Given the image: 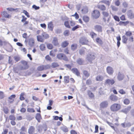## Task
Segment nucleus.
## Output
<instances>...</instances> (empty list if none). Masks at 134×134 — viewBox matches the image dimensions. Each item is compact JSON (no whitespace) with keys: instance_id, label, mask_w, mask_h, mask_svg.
I'll use <instances>...</instances> for the list:
<instances>
[{"instance_id":"1a4fd4ad","label":"nucleus","mask_w":134,"mask_h":134,"mask_svg":"<svg viewBox=\"0 0 134 134\" xmlns=\"http://www.w3.org/2000/svg\"><path fill=\"white\" fill-rule=\"evenodd\" d=\"M109 98L111 101L115 102L117 101L118 99V96L113 94L110 96Z\"/></svg>"},{"instance_id":"052dcab7","label":"nucleus","mask_w":134,"mask_h":134,"mask_svg":"<svg viewBox=\"0 0 134 134\" xmlns=\"http://www.w3.org/2000/svg\"><path fill=\"white\" fill-rule=\"evenodd\" d=\"M120 2L119 0H117L115 1V4L117 6H119L120 4Z\"/></svg>"},{"instance_id":"3c124183","label":"nucleus","mask_w":134,"mask_h":134,"mask_svg":"<svg viewBox=\"0 0 134 134\" xmlns=\"http://www.w3.org/2000/svg\"><path fill=\"white\" fill-rule=\"evenodd\" d=\"M20 131L27 132V128L24 126H23L21 127L20 129Z\"/></svg>"},{"instance_id":"8fccbe9b","label":"nucleus","mask_w":134,"mask_h":134,"mask_svg":"<svg viewBox=\"0 0 134 134\" xmlns=\"http://www.w3.org/2000/svg\"><path fill=\"white\" fill-rule=\"evenodd\" d=\"M125 35L128 37H130L132 35V33L131 31H128L126 32Z\"/></svg>"},{"instance_id":"412c9836","label":"nucleus","mask_w":134,"mask_h":134,"mask_svg":"<svg viewBox=\"0 0 134 134\" xmlns=\"http://www.w3.org/2000/svg\"><path fill=\"white\" fill-rule=\"evenodd\" d=\"M128 38L125 36H123L122 37V43L126 44L127 43Z\"/></svg>"},{"instance_id":"2eb2a0df","label":"nucleus","mask_w":134,"mask_h":134,"mask_svg":"<svg viewBox=\"0 0 134 134\" xmlns=\"http://www.w3.org/2000/svg\"><path fill=\"white\" fill-rule=\"evenodd\" d=\"M71 71L73 73L76 75L77 76L80 75V73L78 69L76 68H73L71 69Z\"/></svg>"},{"instance_id":"f3484780","label":"nucleus","mask_w":134,"mask_h":134,"mask_svg":"<svg viewBox=\"0 0 134 134\" xmlns=\"http://www.w3.org/2000/svg\"><path fill=\"white\" fill-rule=\"evenodd\" d=\"M105 83H106L112 85L114 84L115 81L113 79H108L105 81Z\"/></svg>"},{"instance_id":"ddd939ff","label":"nucleus","mask_w":134,"mask_h":134,"mask_svg":"<svg viewBox=\"0 0 134 134\" xmlns=\"http://www.w3.org/2000/svg\"><path fill=\"white\" fill-rule=\"evenodd\" d=\"M102 14L103 16V20L105 22H106V18L110 16L109 14L106 12H102Z\"/></svg>"},{"instance_id":"9d476101","label":"nucleus","mask_w":134,"mask_h":134,"mask_svg":"<svg viewBox=\"0 0 134 134\" xmlns=\"http://www.w3.org/2000/svg\"><path fill=\"white\" fill-rule=\"evenodd\" d=\"M83 76H82V79L83 80H85L86 78H85L84 77H85L86 78H87L89 76L90 74L88 71L86 70H84L83 71Z\"/></svg>"},{"instance_id":"72a5a7b5","label":"nucleus","mask_w":134,"mask_h":134,"mask_svg":"<svg viewBox=\"0 0 134 134\" xmlns=\"http://www.w3.org/2000/svg\"><path fill=\"white\" fill-rule=\"evenodd\" d=\"M82 12L84 14L87 13L88 12V8L87 7H84L82 10Z\"/></svg>"},{"instance_id":"9b49d317","label":"nucleus","mask_w":134,"mask_h":134,"mask_svg":"<svg viewBox=\"0 0 134 134\" xmlns=\"http://www.w3.org/2000/svg\"><path fill=\"white\" fill-rule=\"evenodd\" d=\"M107 72L109 75H111L114 72V70L111 67L108 66L107 68Z\"/></svg>"},{"instance_id":"6e6d98bb","label":"nucleus","mask_w":134,"mask_h":134,"mask_svg":"<svg viewBox=\"0 0 134 134\" xmlns=\"http://www.w3.org/2000/svg\"><path fill=\"white\" fill-rule=\"evenodd\" d=\"M45 59L47 60H48L50 61H52L51 58L49 57V55H47L46 56Z\"/></svg>"},{"instance_id":"20e7f679","label":"nucleus","mask_w":134,"mask_h":134,"mask_svg":"<svg viewBox=\"0 0 134 134\" xmlns=\"http://www.w3.org/2000/svg\"><path fill=\"white\" fill-rule=\"evenodd\" d=\"M79 42L82 44H87L88 43V41L86 37H83L80 38Z\"/></svg>"},{"instance_id":"473e14b6","label":"nucleus","mask_w":134,"mask_h":134,"mask_svg":"<svg viewBox=\"0 0 134 134\" xmlns=\"http://www.w3.org/2000/svg\"><path fill=\"white\" fill-rule=\"evenodd\" d=\"M101 3H104L109 6L110 4V2L108 1L103 0L101 1Z\"/></svg>"},{"instance_id":"e2e57ef3","label":"nucleus","mask_w":134,"mask_h":134,"mask_svg":"<svg viewBox=\"0 0 134 134\" xmlns=\"http://www.w3.org/2000/svg\"><path fill=\"white\" fill-rule=\"evenodd\" d=\"M22 17L23 19L21 20V21L22 22H24L26 21L27 19V18H26L24 15H22Z\"/></svg>"},{"instance_id":"bf43d9fd","label":"nucleus","mask_w":134,"mask_h":134,"mask_svg":"<svg viewBox=\"0 0 134 134\" xmlns=\"http://www.w3.org/2000/svg\"><path fill=\"white\" fill-rule=\"evenodd\" d=\"M128 15L131 17V18H134V13L132 14L131 12H129L128 14Z\"/></svg>"},{"instance_id":"dca6fc26","label":"nucleus","mask_w":134,"mask_h":134,"mask_svg":"<svg viewBox=\"0 0 134 134\" xmlns=\"http://www.w3.org/2000/svg\"><path fill=\"white\" fill-rule=\"evenodd\" d=\"M16 97V96L14 94H13L10 96L9 98V100L8 102L9 103H13L14 101V98Z\"/></svg>"},{"instance_id":"7c9ffc66","label":"nucleus","mask_w":134,"mask_h":134,"mask_svg":"<svg viewBox=\"0 0 134 134\" xmlns=\"http://www.w3.org/2000/svg\"><path fill=\"white\" fill-rule=\"evenodd\" d=\"M3 110L6 114H8L9 112V110L8 108L6 107H3Z\"/></svg>"},{"instance_id":"603ef678","label":"nucleus","mask_w":134,"mask_h":134,"mask_svg":"<svg viewBox=\"0 0 134 134\" xmlns=\"http://www.w3.org/2000/svg\"><path fill=\"white\" fill-rule=\"evenodd\" d=\"M27 111L28 112L30 113H34L35 112V110L33 108H28Z\"/></svg>"},{"instance_id":"a211bd4d","label":"nucleus","mask_w":134,"mask_h":134,"mask_svg":"<svg viewBox=\"0 0 134 134\" xmlns=\"http://www.w3.org/2000/svg\"><path fill=\"white\" fill-rule=\"evenodd\" d=\"M48 27L50 30L53 31L54 26L52 21H50L48 23Z\"/></svg>"},{"instance_id":"69168bd1","label":"nucleus","mask_w":134,"mask_h":134,"mask_svg":"<svg viewBox=\"0 0 134 134\" xmlns=\"http://www.w3.org/2000/svg\"><path fill=\"white\" fill-rule=\"evenodd\" d=\"M20 111L22 113H24L25 112L26 110L25 108H22L20 110Z\"/></svg>"},{"instance_id":"37998d69","label":"nucleus","mask_w":134,"mask_h":134,"mask_svg":"<svg viewBox=\"0 0 134 134\" xmlns=\"http://www.w3.org/2000/svg\"><path fill=\"white\" fill-rule=\"evenodd\" d=\"M68 44V43L66 41L63 42L62 44V46L63 47H66Z\"/></svg>"},{"instance_id":"864d4df0","label":"nucleus","mask_w":134,"mask_h":134,"mask_svg":"<svg viewBox=\"0 0 134 134\" xmlns=\"http://www.w3.org/2000/svg\"><path fill=\"white\" fill-rule=\"evenodd\" d=\"M4 92L2 91H0V99H2L4 98Z\"/></svg>"},{"instance_id":"c756f323","label":"nucleus","mask_w":134,"mask_h":134,"mask_svg":"<svg viewBox=\"0 0 134 134\" xmlns=\"http://www.w3.org/2000/svg\"><path fill=\"white\" fill-rule=\"evenodd\" d=\"M103 79V77L101 75H98L96 77V80L97 81H101Z\"/></svg>"},{"instance_id":"ea45409f","label":"nucleus","mask_w":134,"mask_h":134,"mask_svg":"<svg viewBox=\"0 0 134 134\" xmlns=\"http://www.w3.org/2000/svg\"><path fill=\"white\" fill-rule=\"evenodd\" d=\"M77 63L80 65H82L83 62V60L81 58H79L77 60Z\"/></svg>"},{"instance_id":"f8f14e48","label":"nucleus","mask_w":134,"mask_h":134,"mask_svg":"<svg viewBox=\"0 0 134 134\" xmlns=\"http://www.w3.org/2000/svg\"><path fill=\"white\" fill-rule=\"evenodd\" d=\"M124 78V74L121 72H118L117 79L119 81H121Z\"/></svg>"},{"instance_id":"6ab92c4d","label":"nucleus","mask_w":134,"mask_h":134,"mask_svg":"<svg viewBox=\"0 0 134 134\" xmlns=\"http://www.w3.org/2000/svg\"><path fill=\"white\" fill-rule=\"evenodd\" d=\"M89 98L91 99H94V94L90 90H88L87 92Z\"/></svg>"},{"instance_id":"c03bdc74","label":"nucleus","mask_w":134,"mask_h":134,"mask_svg":"<svg viewBox=\"0 0 134 134\" xmlns=\"http://www.w3.org/2000/svg\"><path fill=\"white\" fill-rule=\"evenodd\" d=\"M77 47V45L76 44H74L71 46V49L73 50H75L76 49Z\"/></svg>"},{"instance_id":"0e129e2a","label":"nucleus","mask_w":134,"mask_h":134,"mask_svg":"<svg viewBox=\"0 0 134 134\" xmlns=\"http://www.w3.org/2000/svg\"><path fill=\"white\" fill-rule=\"evenodd\" d=\"M79 25H77L74 27L72 29V30L73 31H75L76 29L79 28Z\"/></svg>"},{"instance_id":"5701e85b","label":"nucleus","mask_w":134,"mask_h":134,"mask_svg":"<svg viewBox=\"0 0 134 134\" xmlns=\"http://www.w3.org/2000/svg\"><path fill=\"white\" fill-rule=\"evenodd\" d=\"M2 15L5 18H9L11 17L10 15L9 14L6 12L4 11L2 12Z\"/></svg>"},{"instance_id":"774afa93","label":"nucleus","mask_w":134,"mask_h":134,"mask_svg":"<svg viewBox=\"0 0 134 134\" xmlns=\"http://www.w3.org/2000/svg\"><path fill=\"white\" fill-rule=\"evenodd\" d=\"M8 132V129H5L3 130V132L2 133V134H7Z\"/></svg>"},{"instance_id":"c9c22d12","label":"nucleus","mask_w":134,"mask_h":134,"mask_svg":"<svg viewBox=\"0 0 134 134\" xmlns=\"http://www.w3.org/2000/svg\"><path fill=\"white\" fill-rule=\"evenodd\" d=\"M44 69V68L43 65L40 66L37 68V70L38 71H42Z\"/></svg>"},{"instance_id":"09e8293b","label":"nucleus","mask_w":134,"mask_h":134,"mask_svg":"<svg viewBox=\"0 0 134 134\" xmlns=\"http://www.w3.org/2000/svg\"><path fill=\"white\" fill-rule=\"evenodd\" d=\"M9 119L12 120H15L16 118L14 115H10L9 116Z\"/></svg>"},{"instance_id":"e433bc0d","label":"nucleus","mask_w":134,"mask_h":134,"mask_svg":"<svg viewBox=\"0 0 134 134\" xmlns=\"http://www.w3.org/2000/svg\"><path fill=\"white\" fill-rule=\"evenodd\" d=\"M83 20L86 22H87L89 21V18L86 16H84L83 17Z\"/></svg>"},{"instance_id":"a18cd8bd","label":"nucleus","mask_w":134,"mask_h":134,"mask_svg":"<svg viewBox=\"0 0 134 134\" xmlns=\"http://www.w3.org/2000/svg\"><path fill=\"white\" fill-rule=\"evenodd\" d=\"M119 92L122 95L125 94H126V92L122 89H120L119 91Z\"/></svg>"},{"instance_id":"4d7b16f0","label":"nucleus","mask_w":134,"mask_h":134,"mask_svg":"<svg viewBox=\"0 0 134 134\" xmlns=\"http://www.w3.org/2000/svg\"><path fill=\"white\" fill-rule=\"evenodd\" d=\"M23 12L27 16L28 18H29L30 17V15L25 10H24Z\"/></svg>"},{"instance_id":"4c0bfd02","label":"nucleus","mask_w":134,"mask_h":134,"mask_svg":"<svg viewBox=\"0 0 134 134\" xmlns=\"http://www.w3.org/2000/svg\"><path fill=\"white\" fill-rule=\"evenodd\" d=\"M64 25L65 26L68 28H70V26L69 24V23L68 21H65L64 23Z\"/></svg>"},{"instance_id":"c85d7f7f","label":"nucleus","mask_w":134,"mask_h":134,"mask_svg":"<svg viewBox=\"0 0 134 134\" xmlns=\"http://www.w3.org/2000/svg\"><path fill=\"white\" fill-rule=\"evenodd\" d=\"M37 41L41 42H43V38L42 36L39 35L37 36Z\"/></svg>"},{"instance_id":"f257e3e1","label":"nucleus","mask_w":134,"mask_h":134,"mask_svg":"<svg viewBox=\"0 0 134 134\" xmlns=\"http://www.w3.org/2000/svg\"><path fill=\"white\" fill-rule=\"evenodd\" d=\"M121 107V105L120 104L115 103L111 105L110 109V110L113 112H116L120 110Z\"/></svg>"},{"instance_id":"338daca9","label":"nucleus","mask_w":134,"mask_h":134,"mask_svg":"<svg viewBox=\"0 0 134 134\" xmlns=\"http://www.w3.org/2000/svg\"><path fill=\"white\" fill-rule=\"evenodd\" d=\"M114 18L115 20L118 21H120L119 17L116 16H114Z\"/></svg>"},{"instance_id":"b1692460","label":"nucleus","mask_w":134,"mask_h":134,"mask_svg":"<svg viewBox=\"0 0 134 134\" xmlns=\"http://www.w3.org/2000/svg\"><path fill=\"white\" fill-rule=\"evenodd\" d=\"M64 81L65 83H67L69 82V76H65L64 77Z\"/></svg>"},{"instance_id":"79ce46f5","label":"nucleus","mask_w":134,"mask_h":134,"mask_svg":"<svg viewBox=\"0 0 134 134\" xmlns=\"http://www.w3.org/2000/svg\"><path fill=\"white\" fill-rule=\"evenodd\" d=\"M90 35L93 38L94 37H96L97 36V34L93 32H90Z\"/></svg>"},{"instance_id":"de8ad7c7","label":"nucleus","mask_w":134,"mask_h":134,"mask_svg":"<svg viewBox=\"0 0 134 134\" xmlns=\"http://www.w3.org/2000/svg\"><path fill=\"white\" fill-rule=\"evenodd\" d=\"M70 34V31L69 30H66L64 32V35L65 36H68Z\"/></svg>"},{"instance_id":"7ed1b4c3","label":"nucleus","mask_w":134,"mask_h":134,"mask_svg":"<svg viewBox=\"0 0 134 134\" xmlns=\"http://www.w3.org/2000/svg\"><path fill=\"white\" fill-rule=\"evenodd\" d=\"M21 63L23 65V66H21L20 69V70H26L27 69L29 66L27 64V62L24 60L22 61L21 62Z\"/></svg>"},{"instance_id":"f704fd0d","label":"nucleus","mask_w":134,"mask_h":134,"mask_svg":"<svg viewBox=\"0 0 134 134\" xmlns=\"http://www.w3.org/2000/svg\"><path fill=\"white\" fill-rule=\"evenodd\" d=\"M52 66L53 68H54L59 66V65L57 62H53L52 64Z\"/></svg>"},{"instance_id":"680f3d73","label":"nucleus","mask_w":134,"mask_h":134,"mask_svg":"<svg viewBox=\"0 0 134 134\" xmlns=\"http://www.w3.org/2000/svg\"><path fill=\"white\" fill-rule=\"evenodd\" d=\"M23 119V118L22 116H17L16 118V120L18 121H20Z\"/></svg>"},{"instance_id":"39448f33","label":"nucleus","mask_w":134,"mask_h":134,"mask_svg":"<svg viewBox=\"0 0 134 134\" xmlns=\"http://www.w3.org/2000/svg\"><path fill=\"white\" fill-rule=\"evenodd\" d=\"M57 58L60 59H63L66 61H68V59L67 57L64 54L59 53L57 55Z\"/></svg>"},{"instance_id":"a19ab883","label":"nucleus","mask_w":134,"mask_h":134,"mask_svg":"<svg viewBox=\"0 0 134 134\" xmlns=\"http://www.w3.org/2000/svg\"><path fill=\"white\" fill-rule=\"evenodd\" d=\"M56 51H51L50 52V55L52 57H54L56 54Z\"/></svg>"},{"instance_id":"423d86ee","label":"nucleus","mask_w":134,"mask_h":134,"mask_svg":"<svg viewBox=\"0 0 134 134\" xmlns=\"http://www.w3.org/2000/svg\"><path fill=\"white\" fill-rule=\"evenodd\" d=\"M92 16L95 19L98 18L100 16L99 12L97 10H94L92 13Z\"/></svg>"},{"instance_id":"f03ea898","label":"nucleus","mask_w":134,"mask_h":134,"mask_svg":"<svg viewBox=\"0 0 134 134\" xmlns=\"http://www.w3.org/2000/svg\"><path fill=\"white\" fill-rule=\"evenodd\" d=\"M95 56L93 54H89L87 55V59L88 63L90 64L93 63V61L95 58Z\"/></svg>"},{"instance_id":"393cba45","label":"nucleus","mask_w":134,"mask_h":134,"mask_svg":"<svg viewBox=\"0 0 134 134\" xmlns=\"http://www.w3.org/2000/svg\"><path fill=\"white\" fill-rule=\"evenodd\" d=\"M95 41L97 43L100 45H102L103 44L102 41L99 37L97 38L95 40Z\"/></svg>"},{"instance_id":"4468645a","label":"nucleus","mask_w":134,"mask_h":134,"mask_svg":"<svg viewBox=\"0 0 134 134\" xmlns=\"http://www.w3.org/2000/svg\"><path fill=\"white\" fill-rule=\"evenodd\" d=\"M101 108H104L107 107L108 105V103L107 101H104L102 102L100 104Z\"/></svg>"},{"instance_id":"5fc2aeb1","label":"nucleus","mask_w":134,"mask_h":134,"mask_svg":"<svg viewBox=\"0 0 134 134\" xmlns=\"http://www.w3.org/2000/svg\"><path fill=\"white\" fill-rule=\"evenodd\" d=\"M45 48V45L44 44H41L40 46V48L41 50H44Z\"/></svg>"},{"instance_id":"13d9d810","label":"nucleus","mask_w":134,"mask_h":134,"mask_svg":"<svg viewBox=\"0 0 134 134\" xmlns=\"http://www.w3.org/2000/svg\"><path fill=\"white\" fill-rule=\"evenodd\" d=\"M91 83V80L90 79H89L87 80L86 82V83L87 85H90Z\"/></svg>"},{"instance_id":"49530a36","label":"nucleus","mask_w":134,"mask_h":134,"mask_svg":"<svg viewBox=\"0 0 134 134\" xmlns=\"http://www.w3.org/2000/svg\"><path fill=\"white\" fill-rule=\"evenodd\" d=\"M47 47L49 49H52L53 48V45L51 44L48 43L47 44Z\"/></svg>"},{"instance_id":"a878e982","label":"nucleus","mask_w":134,"mask_h":134,"mask_svg":"<svg viewBox=\"0 0 134 134\" xmlns=\"http://www.w3.org/2000/svg\"><path fill=\"white\" fill-rule=\"evenodd\" d=\"M35 41L32 38H30L29 40V44L31 46H34V44Z\"/></svg>"},{"instance_id":"0eeeda50","label":"nucleus","mask_w":134,"mask_h":134,"mask_svg":"<svg viewBox=\"0 0 134 134\" xmlns=\"http://www.w3.org/2000/svg\"><path fill=\"white\" fill-rule=\"evenodd\" d=\"M94 29L98 32H101L102 31V27L99 25H97L94 26Z\"/></svg>"},{"instance_id":"bb28decb","label":"nucleus","mask_w":134,"mask_h":134,"mask_svg":"<svg viewBox=\"0 0 134 134\" xmlns=\"http://www.w3.org/2000/svg\"><path fill=\"white\" fill-rule=\"evenodd\" d=\"M98 8L102 10H104L106 9V7L103 5L99 4L98 6Z\"/></svg>"},{"instance_id":"cd10ccee","label":"nucleus","mask_w":134,"mask_h":134,"mask_svg":"<svg viewBox=\"0 0 134 134\" xmlns=\"http://www.w3.org/2000/svg\"><path fill=\"white\" fill-rule=\"evenodd\" d=\"M43 39H47L49 37V35L45 32H43L42 34Z\"/></svg>"},{"instance_id":"aec40b11","label":"nucleus","mask_w":134,"mask_h":134,"mask_svg":"<svg viewBox=\"0 0 134 134\" xmlns=\"http://www.w3.org/2000/svg\"><path fill=\"white\" fill-rule=\"evenodd\" d=\"M52 43L55 46H57L58 45V41L57 38L55 37L53 38Z\"/></svg>"},{"instance_id":"2f4dec72","label":"nucleus","mask_w":134,"mask_h":134,"mask_svg":"<svg viewBox=\"0 0 134 134\" xmlns=\"http://www.w3.org/2000/svg\"><path fill=\"white\" fill-rule=\"evenodd\" d=\"M25 95V93L24 92L22 93L20 95V99L21 100H24L25 99L24 96Z\"/></svg>"},{"instance_id":"6e6552de","label":"nucleus","mask_w":134,"mask_h":134,"mask_svg":"<svg viewBox=\"0 0 134 134\" xmlns=\"http://www.w3.org/2000/svg\"><path fill=\"white\" fill-rule=\"evenodd\" d=\"M35 128L34 126H30L28 129V133L29 134H33L35 132Z\"/></svg>"},{"instance_id":"58836bf2","label":"nucleus","mask_w":134,"mask_h":134,"mask_svg":"<svg viewBox=\"0 0 134 134\" xmlns=\"http://www.w3.org/2000/svg\"><path fill=\"white\" fill-rule=\"evenodd\" d=\"M130 100L127 98L125 99L124 100V103L126 105L129 104L130 103Z\"/></svg>"},{"instance_id":"4be33fe9","label":"nucleus","mask_w":134,"mask_h":134,"mask_svg":"<svg viewBox=\"0 0 134 134\" xmlns=\"http://www.w3.org/2000/svg\"><path fill=\"white\" fill-rule=\"evenodd\" d=\"M36 118L38 122H40L41 120L42 119V118L40 113H38L36 114Z\"/></svg>"}]
</instances>
